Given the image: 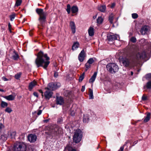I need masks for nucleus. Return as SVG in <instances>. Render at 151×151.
Returning a JSON list of instances; mask_svg holds the SVG:
<instances>
[{
	"mask_svg": "<svg viewBox=\"0 0 151 151\" xmlns=\"http://www.w3.org/2000/svg\"><path fill=\"white\" fill-rule=\"evenodd\" d=\"M131 75L132 76L133 74V72L132 71L131 72Z\"/></svg>",
	"mask_w": 151,
	"mask_h": 151,
	"instance_id": "obj_59",
	"label": "nucleus"
},
{
	"mask_svg": "<svg viewBox=\"0 0 151 151\" xmlns=\"http://www.w3.org/2000/svg\"><path fill=\"white\" fill-rule=\"evenodd\" d=\"M37 82L35 81L30 82L29 85V89L30 91L32 90L33 87L36 85Z\"/></svg>",
	"mask_w": 151,
	"mask_h": 151,
	"instance_id": "obj_18",
	"label": "nucleus"
},
{
	"mask_svg": "<svg viewBox=\"0 0 151 151\" xmlns=\"http://www.w3.org/2000/svg\"><path fill=\"white\" fill-rule=\"evenodd\" d=\"M107 70L111 73H115L119 70L118 65L114 63L108 64L106 66Z\"/></svg>",
	"mask_w": 151,
	"mask_h": 151,
	"instance_id": "obj_7",
	"label": "nucleus"
},
{
	"mask_svg": "<svg viewBox=\"0 0 151 151\" xmlns=\"http://www.w3.org/2000/svg\"><path fill=\"white\" fill-rule=\"evenodd\" d=\"M119 36L118 35H108L107 36V40L108 41H113L117 40V37H119Z\"/></svg>",
	"mask_w": 151,
	"mask_h": 151,
	"instance_id": "obj_14",
	"label": "nucleus"
},
{
	"mask_svg": "<svg viewBox=\"0 0 151 151\" xmlns=\"http://www.w3.org/2000/svg\"><path fill=\"white\" fill-rule=\"evenodd\" d=\"M103 19L101 17H99L97 19V22L98 24L99 25L101 24L103 21Z\"/></svg>",
	"mask_w": 151,
	"mask_h": 151,
	"instance_id": "obj_27",
	"label": "nucleus"
},
{
	"mask_svg": "<svg viewBox=\"0 0 151 151\" xmlns=\"http://www.w3.org/2000/svg\"><path fill=\"white\" fill-rule=\"evenodd\" d=\"M64 100L61 96H57L56 98V103L57 104L62 105L64 104Z\"/></svg>",
	"mask_w": 151,
	"mask_h": 151,
	"instance_id": "obj_15",
	"label": "nucleus"
},
{
	"mask_svg": "<svg viewBox=\"0 0 151 151\" xmlns=\"http://www.w3.org/2000/svg\"><path fill=\"white\" fill-rule=\"evenodd\" d=\"M67 8L66 10L68 13L69 14L70 12V9L72 12L73 14L77 13L78 11V9L77 6H73L71 8L70 5L69 4H67Z\"/></svg>",
	"mask_w": 151,
	"mask_h": 151,
	"instance_id": "obj_9",
	"label": "nucleus"
},
{
	"mask_svg": "<svg viewBox=\"0 0 151 151\" xmlns=\"http://www.w3.org/2000/svg\"><path fill=\"white\" fill-rule=\"evenodd\" d=\"M113 19L114 15L113 14H111L110 15L109 17V20L111 24H112L113 23Z\"/></svg>",
	"mask_w": 151,
	"mask_h": 151,
	"instance_id": "obj_30",
	"label": "nucleus"
},
{
	"mask_svg": "<svg viewBox=\"0 0 151 151\" xmlns=\"http://www.w3.org/2000/svg\"><path fill=\"white\" fill-rule=\"evenodd\" d=\"M5 112L9 113L12 111V110L10 108L7 107L5 109Z\"/></svg>",
	"mask_w": 151,
	"mask_h": 151,
	"instance_id": "obj_36",
	"label": "nucleus"
},
{
	"mask_svg": "<svg viewBox=\"0 0 151 151\" xmlns=\"http://www.w3.org/2000/svg\"><path fill=\"white\" fill-rule=\"evenodd\" d=\"M15 16V14H13L10 15L9 18L10 20L11 21H12L14 19Z\"/></svg>",
	"mask_w": 151,
	"mask_h": 151,
	"instance_id": "obj_39",
	"label": "nucleus"
},
{
	"mask_svg": "<svg viewBox=\"0 0 151 151\" xmlns=\"http://www.w3.org/2000/svg\"><path fill=\"white\" fill-rule=\"evenodd\" d=\"M19 58L18 54L15 53L14 55L12 56V59L14 60H17Z\"/></svg>",
	"mask_w": 151,
	"mask_h": 151,
	"instance_id": "obj_32",
	"label": "nucleus"
},
{
	"mask_svg": "<svg viewBox=\"0 0 151 151\" xmlns=\"http://www.w3.org/2000/svg\"><path fill=\"white\" fill-rule=\"evenodd\" d=\"M114 6H115V4H112V5L111 6V8H113V7Z\"/></svg>",
	"mask_w": 151,
	"mask_h": 151,
	"instance_id": "obj_57",
	"label": "nucleus"
},
{
	"mask_svg": "<svg viewBox=\"0 0 151 151\" xmlns=\"http://www.w3.org/2000/svg\"><path fill=\"white\" fill-rule=\"evenodd\" d=\"M150 113H148L147 114L146 116L145 117V118L144 119V122L145 123L148 122L150 119Z\"/></svg>",
	"mask_w": 151,
	"mask_h": 151,
	"instance_id": "obj_24",
	"label": "nucleus"
},
{
	"mask_svg": "<svg viewBox=\"0 0 151 151\" xmlns=\"http://www.w3.org/2000/svg\"><path fill=\"white\" fill-rule=\"evenodd\" d=\"M4 127V126L3 124L1 123H0V132L2 130Z\"/></svg>",
	"mask_w": 151,
	"mask_h": 151,
	"instance_id": "obj_46",
	"label": "nucleus"
},
{
	"mask_svg": "<svg viewBox=\"0 0 151 151\" xmlns=\"http://www.w3.org/2000/svg\"><path fill=\"white\" fill-rule=\"evenodd\" d=\"M33 95L35 96H36L37 97H38V93L36 92H34L33 93Z\"/></svg>",
	"mask_w": 151,
	"mask_h": 151,
	"instance_id": "obj_50",
	"label": "nucleus"
},
{
	"mask_svg": "<svg viewBox=\"0 0 151 151\" xmlns=\"http://www.w3.org/2000/svg\"><path fill=\"white\" fill-rule=\"evenodd\" d=\"M0 91L3 92H4V91L3 89L0 88Z\"/></svg>",
	"mask_w": 151,
	"mask_h": 151,
	"instance_id": "obj_58",
	"label": "nucleus"
},
{
	"mask_svg": "<svg viewBox=\"0 0 151 151\" xmlns=\"http://www.w3.org/2000/svg\"><path fill=\"white\" fill-rule=\"evenodd\" d=\"M96 74H97V73H96L95 72V78H96Z\"/></svg>",
	"mask_w": 151,
	"mask_h": 151,
	"instance_id": "obj_61",
	"label": "nucleus"
},
{
	"mask_svg": "<svg viewBox=\"0 0 151 151\" xmlns=\"http://www.w3.org/2000/svg\"><path fill=\"white\" fill-rule=\"evenodd\" d=\"M37 136L35 134H30L28 136V139L30 142H34L37 139Z\"/></svg>",
	"mask_w": 151,
	"mask_h": 151,
	"instance_id": "obj_11",
	"label": "nucleus"
},
{
	"mask_svg": "<svg viewBox=\"0 0 151 151\" xmlns=\"http://www.w3.org/2000/svg\"><path fill=\"white\" fill-rule=\"evenodd\" d=\"M49 60L50 58L47 54H44L43 52L40 51L37 55L35 62L37 68L42 67L46 69L50 63Z\"/></svg>",
	"mask_w": 151,
	"mask_h": 151,
	"instance_id": "obj_1",
	"label": "nucleus"
},
{
	"mask_svg": "<svg viewBox=\"0 0 151 151\" xmlns=\"http://www.w3.org/2000/svg\"><path fill=\"white\" fill-rule=\"evenodd\" d=\"M130 41L133 42H135L136 41V38L134 37H132L130 39Z\"/></svg>",
	"mask_w": 151,
	"mask_h": 151,
	"instance_id": "obj_43",
	"label": "nucleus"
},
{
	"mask_svg": "<svg viewBox=\"0 0 151 151\" xmlns=\"http://www.w3.org/2000/svg\"><path fill=\"white\" fill-rule=\"evenodd\" d=\"M88 33L89 36H92L94 34V29L91 27H90L88 29Z\"/></svg>",
	"mask_w": 151,
	"mask_h": 151,
	"instance_id": "obj_20",
	"label": "nucleus"
},
{
	"mask_svg": "<svg viewBox=\"0 0 151 151\" xmlns=\"http://www.w3.org/2000/svg\"><path fill=\"white\" fill-rule=\"evenodd\" d=\"M22 2V0H16L15 6H18L21 5Z\"/></svg>",
	"mask_w": 151,
	"mask_h": 151,
	"instance_id": "obj_29",
	"label": "nucleus"
},
{
	"mask_svg": "<svg viewBox=\"0 0 151 151\" xmlns=\"http://www.w3.org/2000/svg\"><path fill=\"white\" fill-rule=\"evenodd\" d=\"M85 66L86 68V70H87L90 68L91 66V64L87 63L85 64Z\"/></svg>",
	"mask_w": 151,
	"mask_h": 151,
	"instance_id": "obj_42",
	"label": "nucleus"
},
{
	"mask_svg": "<svg viewBox=\"0 0 151 151\" xmlns=\"http://www.w3.org/2000/svg\"><path fill=\"white\" fill-rule=\"evenodd\" d=\"M39 91L41 93H43V92L41 90V89H40V90H39Z\"/></svg>",
	"mask_w": 151,
	"mask_h": 151,
	"instance_id": "obj_55",
	"label": "nucleus"
},
{
	"mask_svg": "<svg viewBox=\"0 0 151 151\" xmlns=\"http://www.w3.org/2000/svg\"><path fill=\"white\" fill-rule=\"evenodd\" d=\"M70 26L71 28L72 31V33L74 34L76 32V27L74 22L72 21H71L70 22Z\"/></svg>",
	"mask_w": 151,
	"mask_h": 151,
	"instance_id": "obj_16",
	"label": "nucleus"
},
{
	"mask_svg": "<svg viewBox=\"0 0 151 151\" xmlns=\"http://www.w3.org/2000/svg\"><path fill=\"white\" fill-rule=\"evenodd\" d=\"M85 56V54L84 50H82L79 54L78 56V59L79 61L81 62L83 61L84 58Z\"/></svg>",
	"mask_w": 151,
	"mask_h": 151,
	"instance_id": "obj_13",
	"label": "nucleus"
},
{
	"mask_svg": "<svg viewBox=\"0 0 151 151\" xmlns=\"http://www.w3.org/2000/svg\"><path fill=\"white\" fill-rule=\"evenodd\" d=\"M53 93L49 90L46 91L44 93V96L46 100H48L52 96Z\"/></svg>",
	"mask_w": 151,
	"mask_h": 151,
	"instance_id": "obj_12",
	"label": "nucleus"
},
{
	"mask_svg": "<svg viewBox=\"0 0 151 151\" xmlns=\"http://www.w3.org/2000/svg\"><path fill=\"white\" fill-rule=\"evenodd\" d=\"M43 93H42V98H43V97H44V95Z\"/></svg>",
	"mask_w": 151,
	"mask_h": 151,
	"instance_id": "obj_60",
	"label": "nucleus"
},
{
	"mask_svg": "<svg viewBox=\"0 0 151 151\" xmlns=\"http://www.w3.org/2000/svg\"><path fill=\"white\" fill-rule=\"evenodd\" d=\"M8 104L7 103L3 101H1V106L2 108H5V107H7L8 106Z\"/></svg>",
	"mask_w": 151,
	"mask_h": 151,
	"instance_id": "obj_28",
	"label": "nucleus"
},
{
	"mask_svg": "<svg viewBox=\"0 0 151 151\" xmlns=\"http://www.w3.org/2000/svg\"><path fill=\"white\" fill-rule=\"evenodd\" d=\"M71 92L69 91H67L65 93V95L66 96L69 97L70 95L71 94Z\"/></svg>",
	"mask_w": 151,
	"mask_h": 151,
	"instance_id": "obj_35",
	"label": "nucleus"
},
{
	"mask_svg": "<svg viewBox=\"0 0 151 151\" xmlns=\"http://www.w3.org/2000/svg\"><path fill=\"white\" fill-rule=\"evenodd\" d=\"M131 57L133 60H134L133 61L134 64H135L140 60L145 57V54L143 52L141 53L138 52L136 54V55L133 56Z\"/></svg>",
	"mask_w": 151,
	"mask_h": 151,
	"instance_id": "obj_8",
	"label": "nucleus"
},
{
	"mask_svg": "<svg viewBox=\"0 0 151 151\" xmlns=\"http://www.w3.org/2000/svg\"><path fill=\"white\" fill-rule=\"evenodd\" d=\"M8 27H9V30L10 32H12L11 30V25L10 23H9L8 24Z\"/></svg>",
	"mask_w": 151,
	"mask_h": 151,
	"instance_id": "obj_47",
	"label": "nucleus"
},
{
	"mask_svg": "<svg viewBox=\"0 0 151 151\" xmlns=\"http://www.w3.org/2000/svg\"><path fill=\"white\" fill-rule=\"evenodd\" d=\"M42 113V110H40L38 111L37 113V114L38 115H39L41 114Z\"/></svg>",
	"mask_w": 151,
	"mask_h": 151,
	"instance_id": "obj_51",
	"label": "nucleus"
},
{
	"mask_svg": "<svg viewBox=\"0 0 151 151\" xmlns=\"http://www.w3.org/2000/svg\"><path fill=\"white\" fill-rule=\"evenodd\" d=\"M132 17L133 18L136 19L138 17V15L136 13H133L132 14Z\"/></svg>",
	"mask_w": 151,
	"mask_h": 151,
	"instance_id": "obj_41",
	"label": "nucleus"
},
{
	"mask_svg": "<svg viewBox=\"0 0 151 151\" xmlns=\"http://www.w3.org/2000/svg\"><path fill=\"white\" fill-rule=\"evenodd\" d=\"M124 149V147L123 146L121 147L118 151H123Z\"/></svg>",
	"mask_w": 151,
	"mask_h": 151,
	"instance_id": "obj_52",
	"label": "nucleus"
},
{
	"mask_svg": "<svg viewBox=\"0 0 151 151\" xmlns=\"http://www.w3.org/2000/svg\"><path fill=\"white\" fill-rule=\"evenodd\" d=\"M16 134V132L15 131H13L10 132V136L11 138H13L15 137Z\"/></svg>",
	"mask_w": 151,
	"mask_h": 151,
	"instance_id": "obj_34",
	"label": "nucleus"
},
{
	"mask_svg": "<svg viewBox=\"0 0 151 151\" xmlns=\"http://www.w3.org/2000/svg\"><path fill=\"white\" fill-rule=\"evenodd\" d=\"M82 137V132L80 129L76 130L74 133L73 136V141L76 143H79L81 140Z\"/></svg>",
	"mask_w": 151,
	"mask_h": 151,
	"instance_id": "obj_6",
	"label": "nucleus"
},
{
	"mask_svg": "<svg viewBox=\"0 0 151 151\" xmlns=\"http://www.w3.org/2000/svg\"><path fill=\"white\" fill-rule=\"evenodd\" d=\"M60 85V84L59 83H49L48 85V86L49 88H45V89H47L48 90L50 89L52 90H54L57 88L58 87H59Z\"/></svg>",
	"mask_w": 151,
	"mask_h": 151,
	"instance_id": "obj_10",
	"label": "nucleus"
},
{
	"mask_svg": "<svg viewBox=\"0 0 151 151\" xmlns=\"http://www.w3.org/2000/svg\"><path fill=\"white\" fill-rule=\"evenodd\" d=\"M27 146L23 142H19L14 144L13 148L14 151H26Z\"/></svg>",
	"mask_w": 151,
	"mask_h": 151,
	"instance_id": "obj_5",
	"label": "nucleus"
},
{
	"mask_svg": "<svg viewBox=\"0 0 151 151\" xmlns=\"http://www.w3.org/2000/svg\"><path fill=\"white\" fill-rule=\"evenodd\" d=\"M1 139L4 141H6L7 140V138L6 135L3 134L1 136Z\"/></svg>",
	"mask_w": 151,
	"mask_h": 151,
	"instance_id": "obj_38",
	"label": "nucleus"
},
{
	"mask_svg": "<svg viewBox=\"0 0 151 151\" xmlns=\"http://www.w3.org/2000/svg\"><path fill=\"white\" fill-rule=\"evenodd\" d=\"M98 9L101 12H104L106 10V6L105 5H101L99 6Z\"/></svg>",
	"mask_w": 151,
	"mask_h": 151,
	"instance_id": "obj_23",
	"label": "nucleus"
},
{
	"mask_svg": "<svg viewBox=\"0 0 151 151\" xmlns=\"http://www.w3.org/2000/svg\"><path fill=\"white\" fill-rule=\"evenodd\" d=\"M1 51L0 50V55H1Z\"/></svg>",
	"mask_w": 151,
	"mask_h": 151,
	"instance_id": "obj_64",
	"label": "nucleus"
},
{
	"mask_svg": "<svg viewBox=\"0 0 151 151\" xmlns=\"http://www.w3.org/2000/svg\"><path fill=\"white\" fill-rule=\"evenodd\" d=\"M146 87L147 89L151 88V81H149L147 83Z\"/></svg>",
	"mask_w": 151,
	"mask_h": 151,
	"instance_id": "obj_37",
	"label": "nucleus"
},
{
	"mask_svg": "<svg viewBox=\"0 0 151 151\" xmlns=\"http://www.w3.org/2000/svg\"><path fill=\"white\" fill-rule=\"evenodd\" d=\"M147 27L146 26H143L140 30V32L142 35H145L148 31Z\"/></svg>",
	"mask_w": 151,
	"mask_h": 151,
	"instance_id": "obj_17",
	"label": "nucleus"
},
{
	"mask_svg": "<svg viewBox=\"0 0 151 151\" xmlns=\"http://www.w3.org/2000/svg\"><path fill=\"white\" fill-rule=\"evenodd\" d=\"M85 89V86H83L82 87V88L81 89V91L82 92H83Z\"/></svg>",
	"mask_w": 151,
	"mask_h": 151,
	"instance_id": "obj_49",
	"label": "nucleus"
},
{
	"mask_svg": "<svg viewBox=\"0 0 151 151\" xmlns=\"http://www.w3.org/2000/svg\"><path fill=\"white\" fill-rule=\"evenodd\" d=\"M63 133L62 128L58 126H56L50 132V135L55 139L58 137Z\"/></svg>",
	"mask_w": 151,
	"mask_h": 151,
	"instance_id": "obj_4",
	"label": "nucleus"
},
{
	"mask_svg": "<svg viewBox=\"0 0 151 151\" xmlns=\"http://www.w3.org/2000/svg\"><path fill=\"white\" fill-rule=\"evenodd\" d=\"M84 73H83L79 77V81L80 82H81L84 78Z\"/></svg>",
	"mask_w": 151,
	"mask_h": 151,
	"instance_id": "obj_33",
	"label": "nucleus"
},
{
	"mask_svg": "<svg viewBox=\"0 0 151 151\" xmlns=\"http://www.w3.org/2000/svg\"><path fill=\"white\" fill-rule=\"evenodd\" d=\"M47 6L45 8V9H47Z\"/></svg>",
	"mask_w": 151,
	"mask_h": 151,
	"instance_id": "obj_63",
	"label": "nucleus"
},
{
	"mask_svg": "<svg viewBox=\"0 0 151 151\" xmlns=\"http://www.w3.org/2000/svg\"><path fill=\"white\" fill-rule=\"evenodd\" d=\"M147 76L149 78H151V73L148 74Z\"/></svg>",
	"mask_w": 151,
	"mask_h": 151,
	"instance_id": "obj_54",
	"label": "nucleus"
},
{
	"mask_svg": "<svg viewBox=\"0 0 151 151\" xmlns=\"http://www.w3.org/2000/svg\"><path fill=\"white\" fill-rule=\"evenodd\" d=\"M79 46V43L78 42H74L72 47V50H76L77 48Z\"/></svg>",
	"mask_w": 151,
	"mask_h": 151,
	"instance_id": "obj_21",
	"label": "nucleus"
},
{
	"mask_svg": "<svg viewBox=\"0 0 151 151\" xmlns=\"http://www.w3.org/2000/svg\"><path fill=\"white\" fill-rule=\"evenodd\" d=\"M21 75L22 73L21 72L17 73L15 75L14 78L16 79L17 80H18L21 77Z\"/></svg>",
	"mask_w": 151,
	"mask_h": 151,
	"instance_id": "obj_31",
	"label": "nucleus"
},
{
	"mask_svg": "<svg viewBox=\"0 0 151 151\" xmlns=\"http://www.w3.org/2000/svg\"><path fill=\"white\" fill-rule=\"evenodd\" d=\"M147 99V96L145 95H143L142 97V100L143 101H145Z\"/></svg>",
	"mask_w": 151,
	"mask_h": 151,
	"instance_id": "obj_44",
	"label": "nucleus"
},
{
	"mask_svg": "<svg viewBox=\"0 0 151 151\" xmlns=\"http://www.w3.org/2000/svg\"><path fill=\"white\" fill-rule=\"evenodd\" d=\"M29 35H30V36H32V35H31V34L30 33H29Z\"/></svg>",
	"mask_w": 151,
	"mask_h": 151,
	"instance_id": "obj_62",
	"label": "nucleus"
},
{
	"mask_svg": "<svg viewBox=\"0 0 151 151\" xmlns=\"http://www.w3.org/2000/svg\"><path fill=\"white\" fill-rule=\"evenodd\" d=\"M89 117L87 115H84L83 121L84 123H87L88 121Z\"/></svg>",
	"mask_w": 151,
	"mask_h": 151,
	"instance_id": "obj_26",
	"label": "nucleus"
},
{
	"mask_svg": "<svg viewBox=\"0 0 151 151\" xmlns=\"http://www.w3.org/2000/svg\"><path fill=\"white\" fill-rule=\"evenodd\" d=\"M89 99H93V91L90 88H89Z\"/></svg>",
	"mask_w": 151,
	"mask_h": 151,
	"instance_id": "obj_22",
	"label": "nucleus"
},
{
	"mask_svg": "<svg viewBox=\"0 0 151 151\" xmlns=\"http://www.w3.org/2000/svg\"><path fill=\"white\" fill-rule=\"evenodd\" d=\"M68 151H76V150L74 149L71 147H69L68 149Z\"/></svg>",
	"mask_w": 151,
	"mask_h": 151,
	"instance_id": "obj_45",
	"label": "nucleus"
},
{
	"mask_svg": "<svg viewBox=\"0 0 151 151\" xmlns=\"http://www.w3.org/2000/svg\"><path fill=\"white\" fill-rule=\"evenodd\" d=\"M4 97L6 100L9 101L14 100L15 99V97L12 95H10L8 96H5Z\"/></svg>",
	"mask_w": 151,
	"mask_h": 151,
	"instance_id": "obj_19",
	"label": "nucleus"
},
{
	"mask_svg": "<svg viewBox=\"0 0 151 151\" xmlns=\"http://www.w3.org/2000/svg\"><path fill=\"white\" fill-rule=\"evenodd\" d=\"M2 79L4 81H7L8 80V79L5 77H3Z\"/></svg>",
	"mask_w": 151,
	"mask_h": 151,
	"instance_id": "obj_53",
	"label": "nucleus"
},
{
	"mask_svg": "<svg viewBox=\"0 0 151 151\" xmlns=\"http://www.w3.org/2000/svg\"><path fill=\"white\" fill-rule=\"evenodd\" d=\"M134 60L131 57L129 58H123L120 59V62L122 63L124 66L126 67H134L135 64Z\"/></svg>",
	"mask_w": 151,
	"mask_h": 151,
	"instance_id": "obj_3",
	"label": "nucleus"
},
{
	"mask_svg": "<svg viewBox=\"0 0 151 151\" xmlns=\"http://www.w3.org/2000/svg\"><path fill=\"white\" fill-rule=\"evenodd\" d=\"M48 121V119H45L44 120V122H47Z\"/></svg>",
	"mask_w": 151,
	"mask_h": 151,
	"instance_id": "obj_56",
	"label": "nucleus"
},
{
	"mask_svg": "<svg viewBox=\"0 0 151 151\" xmlns=\"http://www.w3.org/2000/svg\"><path fill=\"white\" fill-rule=\"evenodd\" d=\"M94 81V73H93V76L89 80V83H91V86L92 87L93 86V83Z\"/></svg>",
	"mask_w": 151,
	"mask_h": 151,
	"instance_id": "obj_25",
	"label": "nucleus"
},
{
	"mask_svg": "<svg viewBox=\"0 0 151 151\" xmlns=\"http://www.w3.org/2000/svg\"><path fill=\"white\" fill-rule=\"evenodd\" d=\"M93 61L94 60L93 58H90L88 60L87 63H88L91 65L93 62Z\"/></svg>",
	"mask_w": 151,
	"mask_h": 151,
	"instance_id": "obj_40",
	"label": "nucleus"
},
{
	"mask_svg": "<svg viewBox=\"0 0 151 151\" xmlns=\"http://www.w3.org/2000/svg\"><path fill=\"white\" fill-rule=\"evenodd\" d=\"M54 76L55 77H57L58 76V73L57 72L55 71Z\"/></svg>",
	"mask_w": 151,
	"mask_h": 151,
	"instance_id": "obj_48",
	"label": "nucleus"
},
{
	"mask_svg": "<svg viewBox=\"0 0 151 151\" xmlns=\"http://www.w3.org/2000/svg\"><path fill=\"white\" fill-rule=\"evenodd\" d=\"M36 12L39 16L38 20L40 24L42 25L46 21L47 12H44L43 9L40 8H37L36 9Z\"/></svg>",
	"mask_w": 151,
	"mask_h": 151,
	"instance_id": "obj_2",
	"label": "nucleus"
}]
</instances>
